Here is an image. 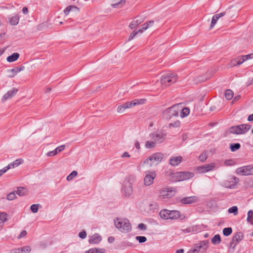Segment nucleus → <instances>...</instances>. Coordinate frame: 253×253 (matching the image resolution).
<instances>
[{
	"label": "nucleus",
	"mask_w": 253,
	"mask_h": 253,
	"mask_svg": "<svg viewBox=\"0 0 253 253\" xmlns=\"http://www.w3.org/2000/svg\"><path fill=\"white\" fill-rule=\"evenodd\" d=\"M159 214L160 217L164 220H176L178 218L183 220L185 217L184 215L177 210L163 209L159 212Z\"/></svg>",
	"instance_id": "1"
},
{
	"label": "nucleus",
	"mask_w": 253,
	"mask_h": 253,
	"mask_svg": "<svg viewBox=\"0 0 253 253\" xmlns=\"http://www.w3.org/2000/svg\"><path fill=\"white\" fill-rule=\"evenodd\" d=\"M135 181V177L133 175L128 176L124 182L122 187L123 195L129 197L133 194V184Z\"/></svg>",
	"instance_id": "2"
},
{
	"label": "nucleus",
	"mask_w": 253,
	"mask_h": 253,
	"mask_svg": "<svg viewBox=\"0 0 253 253\" xmlns=\"http://www.w3.org/2000/svg\"><path fill=\"white\" fill-rule=\"evenodd\" d=\"M116 227L122 233H127L131 230V225L126 218H117L114 220Z\"/></svg>",
	"instance_id": "3"
},
{
	"label": "nucleus",
	"mask_w": 253,
	"mask_h": 253,
	"mask_svg": "<svg viewBox=\"0 0 253 253\" xmlns=\"http://www.w3.org/2000/svg\"><path fill=\"white\" fill-rule=\"evenodd\" d=\"M146 101V100L145 99H141L126 102L124 104L119 105L118 107L117 112L119 113H123L126 109L130 108L140 104H144Z\"/></svg>",
	"instance_id": "4"
},
{
	"label": "nucleus",
	"mask_w": 253,
	"mask_h": 253,
	"mask_svg": "<svg viewBox=\"0 0 253 253\" xmlns=\"http://www.w3.org/2000/svg\"><path fill=\"white\" fill-rule=\"evenodd\" d=\"M251 128V126L247 124H243L229 127L228 131L230 133L235 134H243L248 132Z\"/></svg>",
	"instance_id": "5"
},
{
	"label": "nucleus",
	"mask_w": 253,
	"mask_h": 253,
	"mask_svg": "<svg viewBox=\"0 0 253 253\" xmlns=\"http://www.w3.org/2000/svg\"><path fill=\"white\" fill-rule=\"evenodd\" d=\"M163 156V154L161 153H154L145 160L143 163L150 167L154 165H157L162 161Z\"/></svg>",
	"instance_id": "6"
},
{
	"label": "nucleus",
	"mask_w": 253,
	"mask_h": 253,
	"mask_svg": "<svg viewBox=\"0 0 253 253\" xmlns=\"http://www.w3.org/2000/svg\"><path fill=\"white\" fill-rule=\"evenodd\" d=\"M180 110L179 104H175L166 109L163 112V116L167 119H169L173 117L177 116Z\"/></svg>",
	"instance_id": "7"
},
{
	"label": "nucleus",
	"mask_w": 253,
	"mask_h": 253,
	"mask_svg": "<svg viewBox=\"0 0 253 253\" xmlns=\"http://www.w3.org/2000/svg\"><path fill=\"white\" fill-rule=\"evenodd\" d=\"M176 190L172 187L167 186L162 188L159 191V197L162 199L170 198L175 195Z\"/></svg>",
	"instance_id": "8"
},
{
	"label": "nucleus",
	"mask_w": 253,
	"mask_h": 253,
	"mask_svg": "<svg viewBox=\"0 0 253 253\" xmlns=\"http://www.w3.org/2000/svg\"><path fill=\"white\" fill-rule=\"evenodd\" d=\"M177 81V77L175 73H170L166 76H163L161 80L162 84L168 86L175 83Z\"/></svg>",
	"instance_id": "9"
},
{
	"label": "nucleus",
	"mask_w": 253,
	"mask_h": 253,
	"mask_svg": "<svg viewBox=\"0 0 253 253\" xmlns=\"http://www.w3.org/2000/svg\"><path fill=\"white\" fill-rule=\"evenodd\" d=\"M144 177V185L145 186H149L154 183V179L156 177V173L154 171H146L145 172Z\"/></svg>",
	"instance_id": "10"
},
{
	"label": "nucleus",
	"mask_w": 253,
	"mask_h": 253,
	"mask_svg": "<svg viewBox=\"0 0 253 253\" xmlns=\"http://www.w3.org/2000/svg\"><path fill=\"white\" fill-rule=\"evenodd\" d=\"M166 136L165 134L161 132H156L150 134L151 139L153 140L156 144L163 143L166 139Z\"/></svg>",
	"instance_id": "11"
},
{
	"label": "nucleus",
	"mask_w": 253,
	"mask_h": 253,
	"mask_svg": "<svg viewBox=\"0 0 253 253\" xmlns=\"http://www.w3.org/2000/svg\"><path fill=\"white\" fill-rule=\"evenodd\" d=\"M239 179L235 176H231L222 182V185L227 188H233L238 182Z\"/></svg>",
	"instance_id": "12"
},
{
	"label": "nucleus",
	"mask_w": 253,
	"mask_h": 253,
	"mask_svg": "<svg viewBox=\"0 0 253 253\" xmlns=\"http://www.w3.org/2000/svg\"><path fill=\"white\" fill-rule=\"evenodd\" d=\"M238 174L241 175H249L253 174V166H247L238 168L236 170Z\"/></svg>",
	"instance_id": "13"
},
{
	"label": "nucleus",
	"mask_w": 253,
	"mask_h": 253,
	"mask_svg": "<svg viewBox=\"0 0 253 253\" xmlns=\"http://www.w3.org/2000/svg\"><path fill=\"white\" fill-rule=\"evenodd\" d=\"M194 174L188 171L178 172L175 173L176 180L178 181H184L193 177Z\"/></svg>",
	"instance_id": "14"
},
{
	"label": "nucleus",
	"mask_w": 253,
	"mask_h": 253,
	"mask_svg": "<svg viewBox=\"0 0 253 253\" xmlns=\"http://www.w3.org/2000/svg\"><path fill=\"white\" fill-rule=\"evenodd\" d=\"M215 166L216 165L214 163H211L198 167L197 170L200 173H206L213 170L215 168Z\"/></svg>",
	"instance_id": "15"
},
{
	"label": "nucleus",
	"mask_w": 253,
	"mask_h": 253,
	"mask_svg": "<svg viewBox=\"0 0 253 253\" xmlns=\"http://www.w3.org/2000/svg\"><path fill=\"white\" fill-rule=\"evenodd\" d=\"M244 238L243 233L241 232L237 233L232 238V241L230 243V245L233 248H235L237 244L241 241Z\"/></svg>",
	"instance_id": "16"
},
{
	"label": "nucleus",
	"mask_w": 253,
	"mask_h": 253,
	"mask_svg": "<svg viewBox=\"0 0 253 253\" xmlns=\"http://www.w3.org/2000/svg\"><path fill=\"white\" fill-rule=\"evenodd\" d=\"M24 66L16 67L14 68L8 69L7 70V72L8 73L7 77L8 78H13L15 77L19 72L24 70Z\"/></svg>",
	"instance_id": "17"
},
{
	"label": "nucleus",
	"mask_w": 253,
	"mask_h": 253,
	"mask_svg": "<svg viewBox=\"0 0 253 253\" xmlns=\"http://www.w3.org/2000/svg\"><path fill=\"white\" fill-rule=\"evenodd\" d=\"M208 242L206 241L201 242L197 244L195 247L194 251L198 252H203L208 248Z\"/></svg>",
	"instance_id": "18"
},
{
	"label": "nucleus",
	"mask_w": 253,
	"mask_h": 253,
	"mask_svg": "<svg viewBox=\"0 0 253 253\" xmlns=\"http://www.w3.org/2000/svg\"><path fill=\"white\" fill-rule=\"evenodd\" d=\"M181 156H173L169 160V164L172 167H176L182 161Z\"/></svg>",
	"instance_id": "19"
},
{
	"label": "nucleus",
	"mask_w": 253,
	"mask_h": 253,
	"mask_svg": "<svg viewBox=\"0 0 253 253\" xmlns=\"http://www.w3.org/2000/svg\"><path fill=\"white\" fill-rule=\"evenodd\" d=\"M228 14L229 15V14L228 13V12H221L220 13H219V14H216L214 15H213L212 17V19H211V26H210V28L211 29H212L214 26V25L216 24V22L221 17L226 15V14Z\"/></svg>",
	"instance_id": "20"
},
{
	"label": "nucleus",
	"mask_w": 253,
	"mask_h": 253,
	"mask_svg": "<svg viewBox=\"0 0 253 253\" xmlns=\"http://www.w3.org/2000/svg\"><path fill=\"white\" fill-rule=\"evenodd\" d=\"M101 240V236L99 234L96 233L90 237L88 242L90 244H99Z\"/></svg>",
	"instance_id": "21"
},
{
	"label": "nucleus",
	"mask_w": 253,
	"mask_h": 253,
	"mask_svg": "<svg viewBox=\"0 0 253 253\" xmlns=\"http://www.w3.org/2000/svg\"><path fill=\"white\" fill-rule=\"evenodd\" d=\"M18 92V89L16 88H13L11 90H9L6 94H5L3 97L2 100H6L11 98L12 96L15 95Z\"/></svg>",
	"instance_id": "22"
},
{
	"label": "nucleus",
	"mask_w": 253,
	"mask_h": 253,
	"mask_svg": "<svg viewBox=\"0 0 253 253\" xmlns=\"http://www.w3.org/2000/svg\"><path fill=\"white\" fill-rule=\"evenodd\" d=\"M144 18L143 17H138L136 19H134L129 24V27L131 29H133L138 25L143 22Z\"/></svg>",
	"instance_id": "23"
},
{
	"label": "nucleus",
	"mask_w": 253,
	"mask_h": 253,
	"mask_svg": "<svg viewBox=\"0 0 253 253\" xmlns=\"http://www.w3.org/2000/svg\"><path fill=\"white\" fill-rule=\"evenodd\" d=\"M253 57V54H249L246 55L239 56L235 58L240 65L242 64L244 62L247 61L249 59H251Z\"/></svg>",
	"instance_id": "24"
},
{
	"label": "nucleus",
	"mask_w": 253,
	"mask_h": 253,
	"mask_svg": "<svg viewBox=\"0 0 253 253\" xmlns=\"http://www.w3.org/2000/svg\"><path fill=\"white\" fill-rule=\"evenodd\" d=\"M197 201L196 197H188L182 198L181 203L184 204H189L196 202Z\"/></svg>",
	"instance_id": "25"
},
{
	"label": "nucleus",
	"mask_w": 253,
	"mask_h": 253,
	"mask_svg": "<svg viewBox=\"0 0 253 253\" xmlns=\"http://www.w3.org/2000/svg\"><path fill=\"white\" fill-rule=\"evenodd\" d=\"M19 16L17 14H15L14 16L9 17L8 18L9 22L11 25L15 26L17 25L19 21Z\"/></svg>",
	"instance_id": "26"
},
{
	"label": "nucleus",
	"mask_w": 253,
	"mask_h": 253,
	"mask_svg": "<svg viewBox=\"0 0 253 253\" xmlns=\"http://www.w3.org/2000/svg\"><path fill=\"white\" fill-rule=\"evenodd\" d=\"M154 23V21L153 20H151L144 23L142 25V28L138 30V32H139V33H142L144 31L147 30L149 27L153 25Z\"/></svg>",
	"instance_id": "27"
},
{
	"label": "nucleus",
	"mask_w": 253,
	"mask_h": 253,
	"mask_svg": "<svg viewBox=\"0 0 253 253\" xmlns=\"http://www.w3.org/2000/svg\"><path fill=\"white\" fill-rule=\"evenodd\" d=\"M126 3V0H117L114 3L111 4V6L114 8H121Z\"/></svg>",
	"instance_id": "28"
},
{
	"label": "nucleus",
	"mask_w": 253,
	"mask_h": 253,
	"mask_svg": "<svg viewBox=\"0 0 253 253\" xmlns=\"http://www.w3.org/2000/svg\"><path fill=\"white\" fill-rule=\"evenodd\" d=\"M19 57V54L17 52L13 53L12 55L8 56L6 60L9 62H12L17 60Z\"/></svg>",
	"instance_id": "29"
},
{
	"label": "nucleus",
	"mask_w": 253,
	"mask_h": 253,
	"mask_svg": "<svg viewBox=\"0 0 253 253\" xmlns=\"http://www.w3.org/2000/svg\"><path fill=\"white\" fill-rule=\"evenodd\" d=\"M133 246V245L132 243L127 241H125L121 243L120 248L122 250H125L127 248L131 247Z\"/></svg>",
	"instance_id": "30"
},
{
	"label": "nucleus",
	"mask_w": 253,
	"mask_h": 253,
	"mask_svg": "<svg viewBox=\"0 0 253 253\" xmlns=\"http://www.w3.org/2000/svg\"><path fill=\"white\" fill-rule=\"evenodd\" d=\"M180 111H181L180 115L181 118H184L186 117L190 113L189 109L187 107H185L182 109H180Z\"/></svg>",
	"instance_id": "31"
},
{
	"label": "nucleus",
	"mask_w": 253,
	"mask_h": 253,
	"mask_svg": "<svg viewBox=\"0 0 253 253\" xmlns=\"http://www.w3.org/2000/svg\"><path fill=\"white\" fill-rule=\"evenodd\" d=\"M23 162V160L21 159H17L13 162L12 163L9 164L10 166V169L18 167L19 165L22 164Z\"/></svg>",
	"instance_id": "32"
},
{
	"label": "nucleus",
	"mask_w": 253,
	"mask_h": 253,
	"mask_svg": "<svg viewBox=\"0 0 253 253\" xmlns=\"http://www.w3.org/2000/svg\"><path fill=\"white\" fill-rule=\"evenodd\" d=\"M247 221L252 225H253V211L252 210H250L248 212Z\"/></svg>",
	"instance_id": "33"
},
{
	"label": "nucleus",
	"mask_w": 253,
	"mask_h": 253,
	"mask_svg": "<svg viewBox=\"0 0 253 253\" xmlns=\"http://www.w3.org/2000/svg\"><path fill=\"white\" fill-rule=\"evenodd\" d=\"M211 242L214 244H219L221 242L220 236L219 234H217L214 236L211 239Z\"/></svg>",
	"instance_id": "34"
},
{
	"label": "nucleus",
	"mask_w": 253,
	"mask_h": 253,
	"mask_svg": "<svg viewBox=\"0 0 253 253\" xmlns=\"http://www.w3.org/2000/svg\"><path fill=\"white\" fill-rule=\"evenodd\" d=\"M16 193L20 196H23L26 193V190L23 187H19L17 188Z\"/></svg>",
	"instance_id": "35"
},
{
	"label": "nucleus",
	"mask_w": 253,
	"mask_h": 253,
	"mask_svg": "<svg viewBox=\"0 0 253 253\" xmlns=\"http://www.w3.org/2000/svg\"><path fill=\"white\" fill-rule=\"evenodd\" d=\"M241 147L240 144L237 143H232L230 145V148L232 152H235L237 150L239 149Z\"/></svg>",
	"instance_id": "36"
},
{
	"label": "nucleus",
	"mask_w": 253,
	"mask_h": 253,
	"mask_svg": "<svg viewBox=\"0 0 253 253\" xmlns=\"http://www.w3.org/2000/svg\"><path fill=\"white\" fill-rule=\"evenodd\" d=\"M156 144V142H155L153 140L151 141H147L145 143V146L147 149L154 148L155 145Z\"/></svg>",
	"instance_id": "37"
},
{
	"label": "nucleus",
	"mask_w": 253,
	"mask_h": 253,
	"mask_svg": "<svg viewBox=\"0 0 253 253\" xmlns=\"http://www.w3.org/2000/svg\"><path fill=\"white\" fill-rule=\"evenodd\" d=\"M233 94L232 90L231 89H227L225 93V97L227 100H230L233 97Z\"/></svg>",
	"instance_id": "38"
},
{
	"label": "nucleus",
	"mask_w": 253,
	"mask_h": 253,
	"mask_svg": "<svg viewBox=\"0 0 253 253\" xmlns=\"http://www.w3.org/2000/svg\"><path fill=\"white\" fill-rule=\"evenodd\" d=\"M238 210L237 206H233L228 210V212L229 213H233L234 215H237L238 213Z\"/></svg>",
	"instance_id": "39"
},
{
	"label": "nucleus",
	"mask_w": 253,
	"mask_h": 253,
	"mask_svg": "<svg viewBox=\"0 0 253 253\" xmlns=\"http://www.w3.org/2000/svg\"><path fill=\"white\" fill-rule=\"evenodd\" d=\"M224 164L226 166H232L236 165V162L233 159H228L224 162Z\"/></svg>",
	"instance_id": "40"
},
{
	"label": "nucleus",
	"mask_w": 253,
	"mask_h": 253,
	"mask_svg": "<svg viewBox=\"0 0 253 253\" xmlns=\"http://www.w3.org/2000/svg\"><path fill=\"white\" fill-rule=\"evenodd\" d=\"M78 174L77 171H73L69 175L67 176L66 179L69 181L72 180L74 177H75Z\"/></svg>",
	"instance_id": "41"
},
{
	"label": "nucleus",
	"mask_w": 253,
	"mask_h": 253,
	"mask_svg": "<svg viewBox=\"0 0 253 253\" xmlns=\"http://www.w3.org/2000/svg\"><path fill=\"white\" fill-rule=\"evenodd\" d=\"M75 9H77L76 6L73 5H69L64 9V12L66 15H67L71 10Z\"/></svg>",
	"instance_id": "42"
},
{
	"label": "nucleus",
	"mask_w": 253,
	"mask_h": 253,
	"mask_svg": "<svg viewBox=\"0 0 253 253\" xmlns=\"http://www.w3.org/2000/svg\"><path fill=\"white\" fill-rule=\"evenodd\" d=\"M7 220V214L4 212H0V220L2 222H4Z\"/></svg>",
	"instance_id": "43"
},
{
	"label": "nucleus",
	"mask_w": 253,
	"mask_h": 253,
	"mask_svg": "<svg viewBox=\"0 0 253 253\" xmlns=\"http://www.w3.org/2000/svg\"><path fill=\"white\" fill-rule=\"evenodd\" d=\"M232 232V229L231 227L225 228L223 230V234L225 236L230 235Z\"/></svg>",
	"instance_id": "44"
},
{
	"label": "nucleus",
	"mask_w": 253,
	"mask_h": 253,
	"mask_svg": "<svg viewBox=\"0 0 253 253\" xmlns=\"http://www.w3.org/2000/svg\"><path fill=\"white\" fill-rule=\"evenodd\" d=\"M135 239L139 242V243H143L147 241L146 237L144 236H136Z\"/></svg>",
	"instance_id": "45"
},
{
	"label": "nucleus",
	"mask_w": 253,
	"mask_h": 253,
	"mask_svg": "<svg viewBox=\"0 0 253 253\" xmlns=\"http://www.w3.org/2000/svg\"><path fill=\"white\" fill-rule=\"evenodd\" d=\"M20 249H22L21 252H22V253H28L31 251V248L28 246L21 247Z\"/></svg>",
	"instance_id": "46"
},
{
	"label": "nucleus",
	"mask_w": 253,
	"mask_h": 253,
	"mask_svg": "<svg viewBox=\"0 0 253 253\" xmlns=\"http://www.w3.org/2000/svg\"><path fill=\"white\" fill-rule=\"evenodd\" d=\"M16 198V195L14 192L10 193L7 195L6 199L8 200H12Z\"/></svg>",
	"instance_id": "47"
},
{
	"label": "nucleus",
	"mask_w": 253,
	"mask_h": 253,
	"mask_svg": "<svg viewBox=\"0 0 253 253\" xmlns=\"http://www.w3.org/2000/svg\"><path fill=\"white\" fill-rule=\"evenodd\" d=\"M237 65H239V64H238V62L237 61V60L236 59V58L232 59L230 61V62L229 63V67L230 68L236 66Z\"/></svg>",
	"instance_id": "48"
},
{
	"label": "nucleus",
	"mask_w": 253,
	"mask_h": 253,
	"mask_svg": "<svg viewBox=\"0 0 253 253\" xmlns=\"http://www.w3.org/2000/svg\"><path fill=\"white\" fill-rule=\"evenodd\" d=\"M207 154L206 153H202L199 157V159L201 162L205 161L207 159Z\"/></svg>",
	"instance_id": "49"
},
{
	"label": "nucleus",
	"mask_w": 253,
	"mask_h": 253,
	"mask_svg": "<svg viewBox=\"0 0 253 253\" xmlns=\"http://www.w3.org/2000/svg\"><path fill=\"white\" fill-rule=\"evenodd\" d=\"M38 206L39 205L37 204H33L32 205L31 207V210L33 213H36L38 211Z\"/></svg>",
	"instance_id": "50"
},
{
	"label": "nucleus",
	"mask_w": 253,
	"mask_h": 253,
	"mask_svg": "<svg viewBox=\"0 0 253 253\" xmlns=\"http://www.w3.org/2000/svg\"><path fill=\"white\" fill-rule=\"evenodd\" d=\"M65 148V145H62L56 148H55L54 150L56 151V153L57 154L59 152H62L63 151Z\"/></svg>",
	"instance_id": "51"
},
{
	"label": "nucleus",
	"mask_w": 253,
	"mask_h": 253,
	"mask_svg": "<svg viewBox=\"0 0 253 253\" xmlns=\"http://www.w3.org/2000/svg\"><path fill=\"white\" fill-rule=\"evenodd\" d=\"M210 78V77L208 78V79ZM208 80V78L203 76H200L197 78V82H203Z\"/></svg>",
	"instance_id": "52"
},
{
	"label": "nucleus",
	"mask_w": 253,
	"mask_h": 253,
	"mask_svg": "<svg viewBox=\"0 0 253 253\" xmlns=\"http://www.w3.org/2000/svg\"><path fill=\"white\" fill-rule=\"evenodd\" d=\"M139 32H138V30L137 31H134L129 36V38H128V40L129 41H130L131 40H132L135 37V36L138 34L139 33Z\"/></svg>",
	"instance_id": "53"
},
{
	"label": "nucleus",
	"mask_w": 253,
	"mask_h": 253,
	"mask_svg": "<svg viewBox=\"0 0 253 253\" xmlns=\"http://www.w3.org/2000/svg\"><path fill=\"white\" fill-rule=\"evenodd\" d=\"M138 228L141 230H146L147 229V226L144 223H139L138 225Z\"/></svg>",
	"instance_id": "54"
},
{
	"label": "nucleus",
	"mask_w": 253,
	"mask_h": 253,
	"mask_svg": "<svg viewBox=\"0 0 253 253\" xmlns=\"http://www.w3.org/2000/svg\"><path fill=\"white\" fill-rule=\"evenodd\" d=\"M98 250L97 248H92L86 251L85 253H97Z\"/></svg>",
	"instance_id": "55"
},
{
	"label": "nucleus",
	"mask_w": 253,
	"mask_h": 253,
	"mask_svg": "<svg viewBox=\"0 0 253 253\" xmlns=\"http://www.w3.org/2000/svg\"><path fill=\"white\" fill-rule=\"evenodd\" d=\"M21 250L22 249H20V248L14 249L10 251V253H22V252H21Z\"/></svg>",
	"instance_id": "56"
},
{
	"label": "nucleus",
	"mask_w": 253,
	"mask_h": 253,
	"mask_svg": "<svg viewBox=\"0 0 253 253\" xmlns=\"http://www.w3.org/2000/svg\"><path fill=\"white\" fill-rule=\"evenodd\" d=\"M56 154H57V153H56V151H55V150H54L53 151L48 152L47 153L46 155L48 157H53V156H55Z\"/></svg>",
	"instance_id": "57"
},
{
	"label": "nucleus",
	"mask_w": 253,
	"mask_h": 253,
	"mask_svg": "<svg viewBox=\"0 0 253 253\" xmlns=\"http://www.w3.org/2000/svg\"><path fill=\"white\" fill-rule=\"evenodd\" d=\"M79 236L82 239H84L86 237V233L85 231H83L80 232Z\"/></svg>",
	"instance_id": "58"
},
{
	"label": "nucleus",
	"mask_w": 253,
	"mask_h": 253,
	"mask_svg": "<svg viewBox=\"0 0 253 253\" xmlns=\"http://www.w3.org/2000/svg\"><path fill=\"white\" fill-rule=\"evenodd\" d=\"M27 235V231L26 230H23L21 233L20 234L19 236L18 237L19 239L23 238L26 236Z\"/></svg>",
	"instance_id": "59"
},
{
	"label": "nucleus",
	"mask_w": 253,
	"mask_h": 253,
	"mask_svg": "<svg viewBox=\"0 0 253 253\" xmlns=\"http://www.w3.org/2000/svg\"><path fill=\"white\" fill-rule=\"evenodd\" d=\"M10 169V166H9V165H8L7 166L4 167L3 168H2V169H1L0 170L2 171L3 173H4L5 172H6Z\"/></svg>",
	"instance_id": "60"
},
{
	"label": "nucleus",
	"mask_w": 253,
	"mask_h": 253,
	"mask_svg": "<svg viewBox=\"0 0 253 253\" xmlns=\"http://www.w3.org/2000/svg\"><path fill=\"white\" fill-rule=\"evenodd\" d=\"M122 157H123V158L128 157H128H130V155L128 152H125L123 154Z\"/></svg>",
	"instance_id": "61"
},
{
	"label": "nucleus",
	"mask_w": 253,
	"mask_h": 253,
	"mask_svg": "<svg viewBox=\"0 0 253 253\" xmlns=\"http://www.w3.org/2000/svg\"><path fill=\"white\" fill-rule=\"evenodd\" d=\"M22 12L24 14H26L28 13V9L26 7H24L22 8Z\"/></svg>",
	"instance_id": "62"
},
{
	"label": "nucleus",
	"mask_w": 253,
	"mask_h": 253,
	"mask_svg": "<svg viewBox=\"0 0 253 253\" xmlns=\"http://www.w3.org/2000/svg\"><path fill=\"white\" fill-rule=\"evenodd\" d=\"M114 238L112 236L109 237L108 239V241L110 243H112L114 241Z\"/></svg>",
	"instance_id": "63"
},
{
	"label": "nucleus",
	"mask_w": 253,
	"mask_h": 253,
	"mask_svg": "<svg viewBox=\"0 0 253 253\" xmlns=\"http://www.w3.org/2000/svg\"><path fill=\"white\" fill-rule=\"evenodd\" d=\"M248 120L249 121H253V114L250 115L248 117Z\"/></svg>",
	"instance_id": "64"
}]
</instances>
